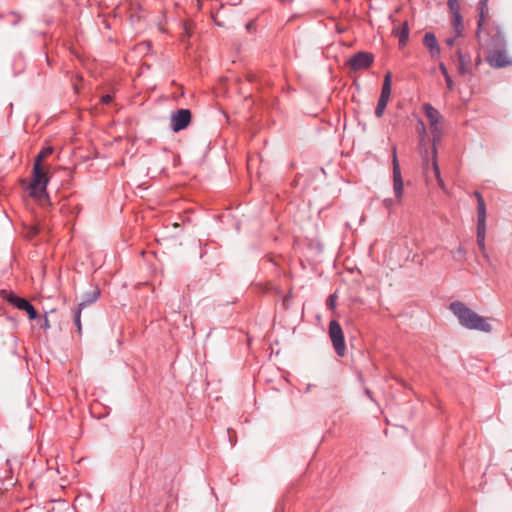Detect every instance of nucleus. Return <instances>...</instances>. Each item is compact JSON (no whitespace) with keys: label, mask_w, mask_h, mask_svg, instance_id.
<instances>
[{"label":"nucleus","mask_w":512,"mask_h":512,"mask_svg":"<svg viewBox=\"0 0 512 512\" xmlns=\"http://www.w3.org/2000/svg\"><path fill=\"white\" fill-rule=\"evenodd\" d=\"M449 309L457 317L461 326L486 333L492 331V326L488 323L487 319L478 315L463 302L454 301L450 304Z\"/></svg>","instance_id":"1"},{"label":"nucleus","mask_w":512,"mask_h":512,"mask_svg":"<svg viewBox=\"0 0 512 512\" xmlns=\"http://www.w3.org/2000/svg\"><path fill=\"white\" fill-rule=\"evenodd\" d=\"M49 182L47 172L44 170L42 164H33L32 179L29 186L30 196L36 199L47 198L46 187Z\"/></svg>","instance_id":"2"},{"label":"nucleus","mask_w":512,"mask_h":512,"mask_svg":"<svg viewBox=\"0 0 512 512\" xmlns=\"http://www.w3.org/2000/svg\"><path fill=\"white\" fill-rule=\"evenodd\" d=\"M1 295L14 307L26 311L30 320L38 319V313L33 305L26 299L19 297L13 292L2 290Z\"/></svg>","instance_id":"3"},{"label":"nucleus","mask_w":512,"mask_h":512,"mask_svg":"<svg viewBox=\"0 0 512 512\" xmlns=\"http://www.w3.org/2000/svg\"><path fill=\"white\" fill-rule=\"evenodd\" d=\"M423 109L429 120L431 133L433 134V143L435 144L437 141H440L442 137V130L439 127L441 115L439 111L429 103L424 104Z\"/></svg>","instance_id":"4"},{"label":"nucleus","mask_w":512,"mask_h":512,"mask_svg":"<svg viewBox=\"0 0 512 512\" xmlns=\"http://www.w3.org/2000/svg\"><path fill=\"white\" fill-rule=\"evenodd\" d=\"M329 335L338 356L342 357L345 354V341L341 326L335 320L330 321Z\"/></svg>","instance_id":"5"},{"label":"nucleus","mask_w":512,"mask_h":512,"mask_svg":"<svg viewBox=\"0 0 512 512\" xmlns=\"http://www.w3.org/2000/svg\"><path fill=\"white\" fill-rule=\"evenodd\" d=\"M191 111L189 109H178L171 113V129L173 132H179L188 127L191 122Z\"/></svg>","instance_id":"6"},{"label":"nucleus","mask_w":512,"mask_h":512,"mask_svg":"<svg viewBox=\"0 0 512 512\" xmlns=\"http://www.w3.org/2000/svg\"><path fill=\"white\" fill-rule=\"evenodd\" d=\"M486 59L494 68H503L512 65V59L508 56L505 48L489 50Z\"/></svg>","instance_id":"7"},{"label":"nucleus","mask_w":512,"mask_h":512,"mask_svg":"<svg viewBox=\"0 0 512 512\" xmlns=\"http://www.w3.org/2000/svg\"><path fill=\"white\" fill-rule=\"evenodd\" d=\"M393 190L395 197L400 200L403 195V180L401 176L400 165L396 156V148H393Z\"/></svg>","instance_id":"8"},{"label":"nucleus","mask_w":512,"mask_h":512,"mask_svg":"<svg viewBox=\"0 0 512 512\" xmlns=\"http://www.w3.org/2000/svg\"><path fill=\"white\" fill-rule=\"evenodd\" d=\"M456 58L458 61V72L465 76H472V61L469 54H464L460 49L456 51Z\"/></svg>","instance_id":"9"},{"label":"nucleus","mask_w":512,"mask_h":512,"mask_svg":"<svg viewBox=\"0 0 512 512\" xmlns=\"http://www.w3.org/2000/svg\"><path fill=\"white\" fill-rule=\"evenodd\" d=\"M489 43L487 44L488 50L504 49L506 40L499 28L493 29L489 33Z\"/></svg>","instance_id":"10"},{"label":"nucleus","mask_w":512,"mask_h":512,"mask_svg":"<svg viewBox=\"0 0 512 512\" xmlns=\"http://www.w3.org/2000/svg\"><path fill=\"white\" fill-rule=\"evenodd\" d=\"M423 44L428 49L430 56L432 58L439 57V55L441 53V49L438 45V42H437V39H436V36L434 35V33H432V32L425 33L424 38H423Z\"/></svg>","instance_id":"11"},{"label":"nucleus","mask_w":512,"mask_h":512,"mask_svg":"<svg viewBox=\"0 0 512 512\" xmlns=\"http://www.w3.org/2000/svg\"><path fill=\"white\" fill-rule=\"evenodd\" d=\"M373 62V55L367 52L354 53V70L366 68Z\"/></svg>","instance_id":"12"},{"label":"nucleus","mask_w":512,"mask_h":512,"mask_svg":"<svg viewBox=\"0 0 512 512\" xmlns=\"http://www.w3.org/2000/svg\"><path fill=\"white\" fill-rule=\"evenodd\" d=\"M486 225H477V245L479 250L487 262L490 261L489 255L485 247Z\"/></svg>","instance_id":"13"},{"label":"nucleus","mask_w":512,"mask_h":512,"mask_svg":"<svg viewBox=\"0 0 512 512\" xmlns=\"http://www.w3.org/2000/svg\"><path fill=\"white\" fill-rule=\"evenodd\" d=\"M393 34L398 37L400 47H404L407 44L409 38V26L408 22H403L402 26L393 29Z\"/></svg>","instance_id":"14"},{"label":"nucleus","mask_w":512,"mask_h":512,"mask_svg":"<svg viewBox=\"0 0 512 512\" xmlns=\"http://www.w3.org/2000/svg\"><path fill=\"white\" fill-rule=\"evenodd\" d=\"M489 0H479V19H478V30H477V37L479 42L483 44V39L480 35L481 27L483 26L484 19L486 17V10H487V4Z\"/></svg>","instance_id":"15"},{"label":"nucleus","mask_w":512,"mask_h":512,"mask_svg":"<svg viewBox=\"0 0 512 512\" xmlns=\"http://www.w3.org/2000/svg\"><path fill=\"white\" fill-rule=\"evenodd\" d=\"M99 295L100 291L97 288L90 292H87L83 296L82 301L78 304L77 307H79L80 309H84L86 306L96 302L97 299L99 298Z\"/></svg>","instance_id":"16"},{"label":"nucleus","mask_w":512,"mask_h":512,"mask_svg":"<svg viewBox=\"0 0 512 512\" xmlns=\"http://www.w3.org/2000/svg\"><path fill=\"white\" fill-rule=\"evenodd\" d=\"M453 30L456 36H461L463 31V20L460 12L451 14Z\"/></svg>","instance_id":"17"},{"label":"nucleus","mask_w":512,"mask_h":512,"mask_svg":"<svg viewBox=\"0 0 512 512\" xmlns=\"http://www.w3.org/2000/svg\"><path fill=\"white\" fill-rule=\"evenodd\" d=\"M477 225H486V204L484 199L477 201Z\"/></svg>","instance_id":"18"},{"label":"nucleus","mask_w":512,"mask_h":512,"mask_svg":"<svg viewBox=\"0 0 512 512\" xmlns=\"http://www.w3.org/2000/svg\"><path fill=\"white\" fill-rule=\"evenodd\" d=\"M391 94V73L388 72L384 77V82L379 98L389 100Z\"/></svg>","instance_id":"19"},{"label":"nucleus","mask_w":512,"mask_h":512,"mask_svg":"<svg viewBox=\"0 0 512 512\" xmlns=\"http://www.w3.org/2000/svg\"><path fill=\"white\" fill-rule=\"evenodd\" d=\"M432 154H433V156H432L431 166H432V168L434 170L435 176L438 179L439 185L443 188L444 187V182H443V180L440 177V170H439V167H438V164H437V160H436V149L435 148H433Z\"/></svg>","instance_id":"20"},{"label":"nucleus","mask_w":512,"mask_h":512,"mask_svg":"<svg viewBox=\"0 0 512 512\" xmlns=\"http://www.w3.org/2000/svg\"><path fill=\"white\" fill-rule=\"evenodd\" d=\"M53 153V148L52 147H45L43 148L39 153L38 155L36 156L35 158V161L34 163L35 164H42V161L44 159H46L49 155H51Z\"/></svg>","instance_id":"21"},{"label":"nucleus","mask_w":512,"mask_h":512,"mask_svg":"<svg viewBox=\"0 0 512 512\" xmlns=\"http://www.w3.org/2000/svg\"><path fill=\"white\" fill-rule=\"evenodd\" d=\"M82 310L83 309H80L79 307H76L73 310V321H74V324L77 327V331H78L79 334H81V332H82V326H81V312H82Z\"/></svg>","instance_id":"22"},{"label":"nucleus","mask_w":512,"mask_h":512,"mask_svg":"<svg viewBox=\"0 0 512 512\" xmlns=\"http://www.w3.org/2000/svg\"><path fill=\"white\" fill-rule=\"evenodd\" d=\"M388 100L379 98L376 109H375V115L377 117H381L386 109Z\"/></svg>","instance_id":"23"},{"label":"nucleus","mask_w":512,"mask_h":512,"mask_svg":"<svg viewBox=\"0 0 512 512\" xmlns=\"http://www.w3.org/2000/svg\"><path fill=\"white\" fill-rule=\"evenodd\" d=\"M439 68H440L441 73L445 77V80H446L448 88L452 89L453 88V81H452L451 77L448 74L446 66L443 63H440Z\"/></svg>","instance_id":"24"},{"label":"nucleus","mask_w":512,"mask_h":512,"mask_svg":"<svg viewBox=\"0 0 512 512\" xmlns=\"http://www.w3.org/2000/svg\"><path fill=\"white\" fill-rule=\"evenodd\" d=\"M448 7L450 13L453 14L455 12H460V6L458 0H448Z\"/></svg>","instance_id":"25"},{"label":"nucleus","mask_w":512,"mask_h":512,"mask_svg":"<svg viewBox=\"0 0 512 512\" xmlns=\"http://www.w3.org/2000/svg\"><path fill=\"white\" fill-rule=\"evenodd\" d=\"M336 293H333L331 294L328 299H327V306L329 309L333 310L335 308V305H336Z\"/></svg>","instance_id":"26"},{"label":"nucleus","mask_w":512,"mask_h":512,"mask_svg":"<svg viewBox=\"0 0 512 512\" xmlns=\"http://www.w3.org/2000/svg\"><path fill=\"white\" fill-rule=\"evenodd\" d=\"M41 323H40V328L43 329L44 331L48 330L50 328V323H49V320L47 318V315L44 316V318L42 320H40Z\"/></svg>","instance_id":"27"},{"label":"nucleus","mask_w":512,"mask_h":512,"mask_svg":"<svg viewBox=\"0 0 512 512\" xmlns=\"http://www.w3.org/2000/svg\"><path fill=\"white\" fill-rule=\"evenodd\" d=\"M111 101H112V96H111V95H109V94L103 95V96L101 97V102H102L103 104H109Z\"/></svg>","instance_id":"28"},{"label":"nucleus","mask_w":512,"mask_h":512,"mask_svg":"<svg viewBox=\"0 0 512 512\" xmlns=\"http://www.w3.org/2000/svg\"><path fill=\"white\" fill-rule=\"evenodd\" d=\"M5 466H6V474L5 476L3 477V479H8V473L11 472V466H10V461L9 460H6L5 461Z\"/></svg>","instance_id":"29"},{"label":"nucleus","mask_w":512,"mask_h":512,"mask_svg":"<svg viewBox=\"0 0 512 512\" xmlns=\"http://www.w3.org/2000/svg\"><path fill=\"white\" fill-rule=\"evenodd\" d=\"M456 253L460 256V257H465L466 255V250L462 247V246H459L456 250Z\"/></svg>","instance_id":"30"},{"label":"nucleus","mask_w":512,"mask_h":512,"mask_svg":"<svg viewBox=\"0 0 512 512\" xmlns=\"http://www.w3.org/2000/svg\"><path fill=\"white\" fill-rule=\"evenodd\" d=\"M456 37H457V36L455 35V37L447 38V39H446V41H445V42H446V44H447L449 47H452V46L454 45V43H455V39H456Z\"/></svg>","instance_id":"31"},{"label":"nucleus","mask_w":512,"mask_h":512,"mask_svg":"<svg viewBox=\"0 0 512 512\" xmlns=\"http://www.w3.org/2000/svg\"><path fill=\"white\" fill-rule=\"evenodd\" d=\"M345 64L352 68V56L346 58Z\"/></svg>","instance_id":"32"},{"label":"nucleus","mask_w":512,"mask_h":512,"mask_svg":"<svg viewBox=\"0 0 512 512\" xmlns=\"http://www.w3.org/2000/svg\"><path fill=\"white\" fill-rule=\"evenodd\" d=\"M474 196L476 197L477 201H479L480 199H483L482 195L478 191L474 192Z\"/></svg>","instance_id":"33"},{"label":"nucleus","mask_w":512,"mask_h":512,"mask_svg":"<svg viewBox=\"0 0 512 512\" xmlns=\"http://www.w3.org/2000/svg\"><path fill=\"white\" fill-rule=\"evenodd\" d=\"M481 63V58L478 56L477 59H476V67H478V65Z\"/></svg>","instance_id":"34"},{"label":"nucleus","mask_w":512,"mask_h":512,"mask_svg":"<svg viewBox=\"0 0 512 512\" xmlns=\"http://www.w3.org/2000/svg\"><path fill=\"white\" fill-rule=\"evenodd\" d=\"M252 25H253V22H249L247 25H246V28L248 30H250L252 28Z\"/></svg>","instance_id":"35"},{"label":"nucleus","mask_w":512,"mask_h":512,"mask_svg":"<svg viewBox=\"0 0 512 512\" xmlns=\"http://www.w3.org/2000/svg\"><path fill=\"white\" fill-rule=\"evenodd\" d=\"M365 394L368 395L369 397H371L370 396V391L367 388L365 389Z\"/></svg>","instance_id":"36"},{"label":"nucleus","mask_w":512,"mask_h":512,"mask_svg":"<svg viewBox=\"0 0 512 512\" xmlns=\"http://www.w3.org/2000/svg\"><path fill=\"white\" fill-rule=\"evenodd\" d=\"M343 31H345V29H344V28H340V27H338V32H339V33H342Z\"/></svg>","instance_id":"37"},{"label":"nucleus","mask_w":512,"mask_h":512,"mask_svg":"<svg viewBox=\"0 0 512 512\" xmlns=\"http://www.w3.org/2000/svg\"><path fill=\"white\" fill-rule=\"evenodd\" d=\"M386 205H389L391 203V200H385Z\"/></svg>","instance_id":"38"},{"label":"nucleus","mask_w":512,"mask_h":512,"mask_svg":"<svg viewBox=\"0 0 512 512\" xmlns=\"http://www.w3.org/2000/svg\"><path fill=\"white\" fill-rule=\"evenodd\" d=\"M37 232H38L37 229L33 230V234H37Z\"/></svg>","instance_id":"39"}]
</instances>
